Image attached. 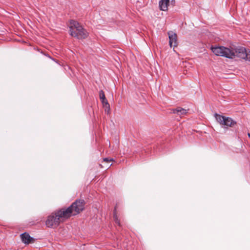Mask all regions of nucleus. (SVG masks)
<instances>
[{"instance_id":"1","label":"nucleus","mask_w":250,"mask_h":250,"mask_svg":"<svg viewBox=\"0 0 250 250\" xmlns=\"http://www.w3.org/2000/svg\"><path fill=\"white\" fill-rule=\"evenodd\" d=\"M212 52L216 56L229 59L237 57L250 62V51H247L243 47L236 48H228L222 46L211 47Z\"/></svg>"},{"instance_id":"2","label":"nucleus","mask_w":250,"mask_h":250,"mask_svg":"<svg viewBox=\"0 0 250 250\" xmlns=\"http://www.w3.org/2000/svg\"><path fill=\"white\" fill-rule=\"evenodd\" d=\"M65 213L63 208L53 212L47 216L45 225L48 228H57L61 223L68 219Z\"/></svg>"},{"instance_id":"3","label":"nucleus","mask_w":250,"mask_h":250,"mask_svg":"<svg viewBox=\"0 0 250 250\" xmlns=\"http://www.w3.org/2000/svg\"><path fill=\"white\" fill-rule=\"evenodd\" d=\"M69 32L71 36L78 39H84L88 36V33L82 25L74 20H72L70 22Z\"/></svg>"},{"instance_id":"4","label":"nucleus","mask_w":250,"mask_h":250,"mask_svg":"<svg viewBox=\"0 0 250 250\" xmlns=\"http://www.w3.org/2000/svg\"><path fill=\"white\" fill-rule=\"evenodd\" d=\"M85 202L83 200H77L70 207L63 208L68 218L72 215H76L84 208Z\"/></svg>"},{"instance_id":"5","label":"nucleus","mask_w":250,"mask_h":250,"mask_svg":"<svg viewBox=\"0 0 250 250\" xmlns=\"http://www.w3.org/2000/svg\"><path fill=\"white\" fill-rule=\"evenodd\" d=\"M215 117L216 121L221 125L233 127L236 124V122L229 117H227L217 114H215Z\"/></svg>"},{"instance_id":"6","label":"nucleus","mask_w":250,"mask_h":250,"mask_svg":"<svg viewBox=\"0 0 250 250\" xmlns=\"http://www.w3.org/2000/svg\"><path fill=\"white\" fill-rule=\"evenodd\" d=\"M167 34L168 35L169 44L170 46L171 47L172 46L174 47H177L178 45L177 34L171 31H168Z\"/></svg>"},{"instance_id":"7","label":"nucleus","mask_w":250,"mask_h":250,"mask_svg":"<svg viewBox=\"0 0 250 250\" xmlns=\"http://www.w3.org/2000/svg\"><path fill=\"white\" fill-rule=\"evenodd\" d=\"M21 238L22 242L25 244H29L31 243H33L34 241V239L26 232L21 234Z\"/></svg>"},{"instance_id":"8","label":"nucleus","mask_w":250,"mask_h":250,"mask_svg":"<svg viewBox=\"0 0 250 250\" xmlns=\"http://www.w3.org/2000/svg\"><path fill=\"white\" fill-rule=\"evenodd\" d=\"M169 2V0H161L159 3L160 9L163 11H167Z\"/></svg>"},{"instance_id":"9","label":"nucleus","mask_w":250,"mask_h":250,"mask_svg":"<svg viewBox=\"0 0 250 250\" xmlns=\"http://www.w3.org/2000/svg\"><path fill=\"white\" fill-rule=\"evenodd\" d=\"M172 113L174 114H177L179 116H182L186 114L187 113V110L181 107H178L175 109L172 110Z\"/></svg>"},{"instance_id":"10","label":"nucleus","mask_w":250,"mask_h":250,"mask_svg":"<svg viewBox=\"0 0 250 250\" xmlns=\"http://www.w3.org/2000/svg\"><path fill=\"white\" fill-rule=\"evenodd\" d=\"M113 161V160L112 159H109L107 158H104L103 159V163H107V164L105 165L104 166H102V165H100V166H101L102 167L108 168L112 165L111 164H109V163Z\"/></svg>"},{"instance_id":"11","label":"nucleus","mask_w":250,"mask_h":250,"mask_svg":"<svg viewBox=\"0 0 250 250\" xmlns=\"http://www.w3.org/2000/svg\"><path fill=\"white\" fill-rule=\"evenodd\" d=\"M99 97L101 100H105V99H106L104 92L103 90H101L99 92Z\"/></svg>"},{"instance_id":"12","label":"nucleus","mask_w":250,"mask_h":250,"mask_svg":"<svg viewBox=\"0 0 250 250\" xmlns=\"http://www.w3.org/2000/svg\"><path fill=\"white\" fill-rule=\"evenodd\" d=\"M104 111L107 114H109L110 113V105L107 104H105V106L104 107Z\"/></svg>"},{"instance_id":"13","label":"nucleus","mask_w":250,"mask_h":250,"mask_svg":"<svg viewBox=\"0 0 250 250\" xmlns=\"http://www.w3.org/2000/svg\"><path fill=\"white\" fill-rule=\"evenodd\" d=\"M114 220L115 221L116 223L117 224H118L119 225H120V222L117 218V214L115 212L114 213Z\"/></svg>"},{"instance_id":"14","label":"nucleus","mask_w":250,"mask_h":250,"mask_svg":"<svg viewBox=\"0 0 250 250\" xmlns=\"http://www.w3.org/2000/svg\"><path fill=\"white\" fill-rule=\"evenodd\" d=\"M102 101V104H103V106L104 107L105 106V104H109V103H108V101L107 100L105 99V100H101Z\"/></svg>"},{"instance_id":"15","label":"nucleus","mask_w":250,"mask_h":250,"mask_svg":"<svg viewBox=\"0 0 250 250\" xmlns=\"http://www.w3.org/2000/svg\"><path fill=\"white\" fill-rule=\"evenodd\" d=\"M248 135L249 137L250 138V133H249L248 134Z\"/></svg>"}]
</instances>
